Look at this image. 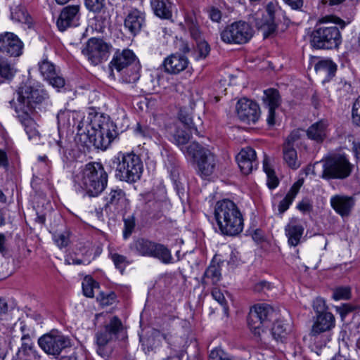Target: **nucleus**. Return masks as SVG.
Listing matches in <instances>:
<instances>
[{
    "mask_svg": "<svg viewBox=\"0 0 360 360\" xmlns=\"http://www.w3.org/2000/svg\"><path fill=\"white\" fill-rule=\"evenodd\" d=\"M181 122L184 124V128L188 129V131H191V133H194L197 136H200V132L198 131L197 127L193 122V120L189 117L180 115L179 117Z\"/></svg>",
    "mask_w": 360,
    "mask_h": 360,
    "instance_id": "obj_55",
    "label": "nucleus"
},
{
    "mask_svg": "<svg viewBox=\"0 0 360 360\" xmlns=\"http://www.w3.org/2000/svg\"><path fill=\"white\" fill-rule=\"evenodd\" d=\"M110 64L118 72H122V80L128 84L136 82L140 77V64L134 53L128 49L117 50Z\"/></svg>",
    "mask_w": 360,
    "mask_h": 360,
    "instance_id": "obj_8",
    "label": "nucleus"
},
{
    "mask_svg": "<svg viewBox=\"0 0 360 360\" xmlns=\"http://www.w3.org/2000/svg\"><path fill=\"white\" fill-rule=\"evenodd\" d=\"M333 298L335 300H349L351 297V289L349 287H339L334 290Z\"/></svg>",
    "mask_w": 360,
    "mask_h": 360,
    "instance_id": "obj_49",
    "label": "nucleus"
},
{
    "mask_svg": "<svg viewBox=\"0 0 360 360\" xmlns=\"http://www.w3.org/2000/svg\"><path fill=\"white\" fill-rule=\"evenodd\" d=\"M211 294L212 297L224 307V313L227 314L229 308L226 300L221 291L217 288H214L212 290Z\"/></svg>",
    "mask_w": 360,
    "mask_h": 360,
    "instance_id": "obj_51",
    "label": "nucleus"
},
{
    "mask_svg": "<svg viewBox=\"0 0 360 360\" xmlns=\"http://www.w3.org/2000/svg\"><path fill=\"white\" fill-rule=\"evenodd\" d=\"M214 217L222 235L235 236L243 230V217L238 206L229 199L216 202Z\"/></svg>",
    "mask_w": 360,
    "mask_h": 360,
    "instance_id": "obj_3",
    "label": "nucleus"
},
{
    "mask_svg": "<svg viewBox=\"0 0 360 360\" xmlns=\"http://www.w3.org/2000/svg\"><path fill=\"white\" fill-rule=\"evenodd\" d=\"M312 306L316 315L328 312L326 301L321 297L316 298L313 302Z\"/></svg>",
    "mask_w": 360,
    "mask_h": 360,
    "instance_id": "obj_54",
    "label": "nucleus"
},
{
    "mask_svg": "<svg viewBox=\"0 0 360 360\" xmlns=\"http://www.w3.org/2000/svg\"><path fill=\"white\" fill-rule=\"evenodd\" d=\"M352 122L360 127V96L355 100L353 103L352 110Z\"/></svg>",
    "mask_w": 360,
    "mask_h": 360,
    "instance_id": "obj_53",
    "label": "nucleus"
},
{
    "mask_svg": "<svg viewBox=\"0 0 360 360\" xmlns=\"http://www.w3.org/2000/svg\"><path fill=\"white\" fill-rule=\"evenodd\" d=\"M79 18L80 6L69 5L62 9L56 25L60 31H65L70 27L77 26Z\"/></svg>",
    "mask_w": 360,
    "mask_h": 360,
    "instance_id": "obj_20",
    "label": "nucleus"
},
{
    "mask_svg": "<svg viewBox=\"0 0 360 360\" xmlns=\"http://www.w3.org/2000/svg\"><path fill=\"white\" fill-rule=\"evenodd\" d=\"M53 240L58 248H65L70 242L69 234L67 232L54 234Z\"/></svg>",
    "mask_w": 360,
    "mask_h": 360,
    "instance_id": "obj_52",
    "label": "nucleus"
},
{
    "mask_svg": "<svg viewBox=\"0 0 360 360\" xmlns=\"http://www.w3.org/2000/svg\"><path fill=\"white\" fill-rule=\"evenodd\" d=\"M99 288L98 282L91 277L86 276L82 281V290L84 295L87 297H94V290Z\"/></svg>",
    "mask_w": 360,
    "mask_h": 360,
    "instance_id": "obj_43",
    "label": "nucleus"
},
{
    "mask_svg": "<svg viewBox=\"0 0 360 360\" xmlns=\"http://www.w3.org/2000/svg\"><path fill=\"white\" fill-rule=\"evenodd\" d=\"M56 143L58 148V152L63 156V158H65L66 159H68V157L67 155V148L68 147V141L65 139H60L59 140L56 141Z\"/></svg>",
    "mask_w": 360,
    "mask_h": 360,
    "instance_id": "obj_59",
    "label": "nucleus"
},
{
    "mask_svg": "<svg viewBox=\"0 0 360 360\" xmlns=\"http://www.w3.org/2000/svg\"><path fill=\"white\" fill-rule=\"evenodd\" d=\"M302 183L300 181L296 182L291 187L285 198L279 202L278 211L280 214H283L292 204L293 200L299 192Z\"/></svg>",
    "mask_w": 360,
    "mask_h": 360,
    "instance_id": "obj_40",
    "label": "nucleus"
},
{
    "mask_svg": "<svg viewBox=\"0 0 360 360\" xmlns=\"http://www.w3.org/2000/svg\"><path fill=\"white\" fill-rule=\"evenodd\" d=\"M337 25L344 28L345 22L335 15L320 18L311 34V45L317 49L338 48L342 42V35Z\"/></svg>",
    "mask_w": 360,
    "mask_h": 360,
    "instance_id": "obj_1",
    "label": "nucleus"
},
{
    "mask_svg": "<svg viewBox=\"0 0 360 360\" xmlns=\"http://www.w3.org/2000/svg\"><path fill=\"white\" fill-rule=\"evenodd\" d=\"M221 278V273L219 264L212 262L203 274L202 284L204 288L211 285H217Z\"/></svg>",
    "mask_w": 360,
    "mask_h": 360,
    "instance_id": "obj_34",
    "label": "nucleus"
},
{
    "mask_svg": "<svg viewBox=\"0 0 360 360\" xmlns=\"http://www.w3.org/2000/svg\"><path fill=\"white\" fill-rule=\"evenodd\" d=\"M117 296L114 292L105 293L101 292L97 296V300L103 306L112 305L116 300Z\"/></svg>",
    "mask_w": 360,
    "mask_h": 360,
    "instance_id": "obj_48",
    "label": "nucleus"
},
{
    "mask_svg": "<svg viewBox=\"0 0 360 360\" xmlns=\"http://www.w3.org/2000/svg\"><path fill=\"white\" fill-rule=\"evenodd\" d=\"M236 112L238 118L248 124H255L260 116L259 105L252 100L245 98L238 101Z\"/></svg>",
    "mask_w": 360,
    "mask_h": 360,
    "instance_id": "obj_18",
    "label": "nucleus"
},
{
    "mask_svg": "<svg viewBox=\"0 0 360 360\" xmlns=\"http://www.w3.org/2000/svg\"><path fill=\"white\" fill-rule=\"evenodd\" d=\"M236 159L240 171L244 174H249L254 168L257 167L256 153L250 147L243 148L236 155Z\"/></svg>",
    "mask_w": 360,
    "mask_h": 360,
    "instance_id": "obj_22",
    "label": "nucleus"
},
{
    "mask_svg": "<svg viewBox=\"0 0 360 360\" xmlns=\"http://www.w3.org/2000/svg\"><path fill=\"white\" fill-rule=\"evenodd\" d=\"M291 331L292 326L289 322L283 320H277L273 325L271 334L276 342H284Z\"/></svg>",
    "mask_w": 360,
    "mask_h": 360,
    "instance_id": "obj_31",
    "label": "nucleus"
},
{
    "mask_svg": "<svg viewBox=\"0 0 360 360\" xmlns=\"http://www.w3.org/2000/svg\"><path fill=\"white\" fill-rule=\"evenodd\" d=\"M8 311V305L5 299L0 297V315L5 314Z\"/></svg>",
    "mask_w": 360,
    "mask_h": 360,
    "instance_id": "obj_63",
    "label": "nucleus"
},
{
    "mask_svg": "<svg viewBox=\"0 0 360 360\" xmlns=\"http://www.w3.org/2000/svg\"><path fill=\"white\" fill-rule=\"evenodd\" d=\"M186 25L189 30L191 37L197 40L200 38V32L198 25L192 20H186Z\"/></svg>",
    "mask_w": 360,
    "mask_h": 360,
    "instance_id": "obj_58",
    "label": "nucleus"
},
{
    "mask_svg": "<svg viewBox=\"0 0 360 360\" xmlns=\"http://www.w3.org/2000/svg\"><path fill=\"white\" fill-rule=\"evenodd\" d=\"M263 103L265 108L268 109L266 122L269 127L276 124L275 110L279 107L281 98L278 91L276 89H268L264 91Z\"/></svg>",
    "mask_w": 360,
    "mask_h": 360,
    "instance_id": "obj_21",
    "label": "nucleus"
},
{
    "mask_svg": "<svg viewBox=\"0 0 360 360\" xmlns=\"http://www.w3.org/2000/svg\"><path fill=\"white\" fill-rule=\"evenodd\" d=\"M274 314V309L267 304H255L250 309L248 323L255 335H262L264 327L270 321Z\"/></svg>",
    "mask_w": 360,
    "mask_h": 360,
    "instance_id": "obj_14",
    "label": "nucleus"
},
{
    "mask_svg": "<svg viewBox=\"0 0 360 360\" xmlns=\"http://www.w3.org/2000/svg\"><path fill=\"white\" fill-rule=\"evenodd\" d=\"M150 4L155 15L162 19H169L172 17L170 0H151Z\"/></svg>",
    "mask_w": 360,
    "mask_h": 360,
    "instance_id": "obj_36",
    "label": "nucleus"
},
{
    "mask_svg": "<svg viewBox=\"0 0 360 360\" xmlns=\"http://www.w3.org/2000/svg\"><path fill=\"white\" fill-rule=\"evenodd\" d=\"M134 131L136 136L144 139H151L157 136V132L154 129L150 128L146 124H142L141 123L136 124Z\"/></svg>",
    "mask_w": 360,
    "mask_h": 360,
    "instance_id": "obj_42",
    "label": "nucleus"
},
{
    "mask_svg": "<svg viewBox=\"0 0 360 360\" xmlns=\"http://www.w3.org/2000/svg\"><path fill=\"white\" fill-rule=\"evenodd\" d=\"M292 9L297 10L302 7L303 0H284Z\"/></svg>",
    "mask_w": 360,
    "mask_h": 360,
    "instance_id": "obj_61",
    "label": "nucleus"
},
{
    "mask_svg": "<svg viewBox=\"0 0 360 360\" xmlns=\"http://www.w3.org/2000/svg\"><path fill=\"white\" fill-rule=\"evenodd\" d=\"M32 112H16L17 117L28 136L29 139L39 137V131L37 129V123L31 117Z\"/></svg>",
    "mask_w": 360,
    "mask_h": 360,
    "instance_id": "obj_33",
    "label": "nucleus"
},
{
    "mask_svg": "<svg viewBox=\"0 0 360 360\" xmlns=\"http://www.w3.org/2000/svg\"><path fill=\"white\" fill-rule=\"evenodd\" d=\"M323 172L321 176L324 179H344L352 171V165L345 155L334 154L323 161Z\"/></svg>",
    "mask_w": 360,
    "mask_h": 360,
    "instance_id": "obj_11",
    "label": "nucleus"
},
{
    "mask_svg": "<svg viewBox=\"0 0 360 360\" xmlns=\"http://www.w3.org/2000/svg\"><path fill=\"white\" fill-rule=\"evenodd\" d=\"M11 18L13 20L27 24L29 26L32 24V19L27 9L23 6H17L11 11Z\"/></svg>",
    "mask_w": 360,
    "mask_h": 360,
    "instance_id": "obj_41",
    "label": "nucleus"
},
{
    "mask_svg": "<svg viewBox=\"0 0 360 360\" xmlns=\"http://www.w3.org/2000/svg\"><path fill=\"white\" fill-rule=\"evenodd\" d=\"M335 317L331 312L317 314L312 326L310 335L317 336L330 330L335 326Z\"/></svg>",
    "mask_w": 360,
    "mask_h": 360,
    "instance_id": "obj_28",
    "label": "nucleus"
},
{
    "mask_svg": "<svg viewBox=\"0 0 360 360\" xmlns=\"http://www.w3.org/2000/svg\"><path fill=\"white\" fill-rule=\"evenodd\" d=\"M193 133H191V131H188L186 129H177L175 134H174V139L176 143L178 146H181L182 148L185 147L188 141L190 140L191 135Z\"/></svg>",
    "mask_w": 360,
    "mask_h": 360,
    "instance_id": "obj_46",
    "label": "nucleus"
},
{
    "mask_svg": "<svg viewBox=\"0 0 360 360\" xmlns=\"http://www.w3.org/2000/svg\"><path fill=\"white\" fill-rule=\"evenodd\" d=\"M74 187L77 192L90 197L98 195L107 186L108 174L100 163L90 162L73 176Z\"/></svg>",
    "mask_w": 360,
    "mask_h": 360,
    "instance_id": "obj_2",
    "label": "nucleus"
},
{
    "mask_svg": "<svg viewBox=\"0 0 360 360\" xmlns=\"http://www.w3.org/2000/svg\"><path fill=\"white\" fill-rule=\"evenodd\" d=\"M155 242L139 238L130 244V250L142 257H150Z\"/></svg>",
    "mask_w": 360,
    "mask_h": 360,
    "instance_id": "obj_32",
    "label": "nucleus"
},
{
    "mask_svg": "<svg viewBox=\"0 0 360 360\" xmlns=\"http://www.w3.org/2000/svg\"><path fill=\"white\" fill-rule=\"evenodd\" d=\"M263 169L267 176V186L270 189L276 188L278 185V179L274 170L270 167L266 160H264Z\"/></svg>",
    "mask_w": 360,
    "mask_h": 360,
    "instance_id": "obj_44",
    "label": "nucleus"
},
{
    "mask_svg": "<svg viewBox=\"0 0 360 360\" xmlns=\"http://www.w3.org/2000/svg\"><path fill=\"white\" fill-rule=\"evenodd\" d=\"M123 330L121 320L116 316L112 317L109 323L95 335L97 354L105 359H108L112 353L114 340Z\"/></svg>",
    "mask_w": 360,
    "mask_h": 360,
    "instance_id": "obj_9",
    "label": "nucleus"
},
{
    "mask_svg": "<svg viewBox=\"0 0 360 360\" xmlns=\"http://www.w3.org/2000/svg\"><path fill=\"white\" fill-rule=\"evenodd\" d=\"M210 51V46L206 41H201L197 43L196 51L199 58H205L209 54Z\"/></svg>",
    "mask_w": 360,
    "mask_h": 360,
    "instance_id": "obj_57",
    "label": "nucleus"
},
{
    "mask_svg": "<svg viewBox=\"0 0 360 360\" xmlns=\"http://www.w3.org/2000/svg\"><path fill=\"white\" fill-rule=\"evenodd\" d=\"M20 331L22 336L20 338L21 345L17 352V356L19 359L25 357H32L34 360H40L41 356L36 350L32 340L33 333L27 328L25 324L21 323Z\"/></svg>",
    "mask_w": 360,
    "mask_h": 360,
    "instance_id": "obj_19",
    "label": "nucleus"
},
{
    "mask_svg": "<svg viewBox=\"0 0 360 360\" xmlns=\"http://www.w3.org/2000/svg\"><path fill=\"white\" fill-rule=\"evenodd\" d=\"M17 93V103H14L15 112H32L34 109L49 98L42 86L30 80L20 83Z\"/></svg>",
    "mask_w": 360,
    "mask_h": 360,
    "instance_id": "obj_6",
    "label": "nucleus"
},
{
    "mask_svg": "<svg viewBox=\"0 0 360 360\" xmlns=\"http://www.w3.org/2000/svg\"><path fill=\"white\" fill-rule=\"evenodd\" d=\"M163 202H153L152 203V212L151 218L153 220H158L163 216L162 212Z\"/></svg>",
    "mask_w": 360,
    "mask_h": 360,
    "instance_id": "obj_56",
    "label": "nucleus"
},
{
    "mask_svg": "<svg viewBox=\"0 0 360 360\" xmlns=\"http://www.w3.org/2000/svg\"><path fill=\"white\" fill-rule=\"evenodd\" d=\"M86 8L91 12L99 13L104 6V0H84Z\"/></svg>",
    "mask_w": 360,
    "mask_h": 360,
    "instance_id": "obj_50",
    "label": "nucleus"
},
{
    "mask_svg": "<svg viewBox=\"0 0 360 360\" xmlns=\"http://www.w3.org/2000/svg\"><path fill=\"white\" fill-rule=\"evenodd\" d=\"M17 72L15 65L0 56V84L4 81H11Z\"/></svg>",
    "mask_w": 360,
    "mask_h": 360,
    "instance_id": "obj_39",
    "label": "nucleus"
},
{
    "mask_svg": "<svg viewBox=\"0 0 360 360\" xmlns=\"http://www.w3.org/2000/svg\"><path fill=\"white\" fill-rule=\"evenodd\" d=\"M162 65L166 72L176 75L187 68L188 60L180 53L171 54L165 58Z\"/></svg>",
    "mask_w": 360,
    "mask_h": 360,
    "instance_id": "obj_26",
    "label": "nucleus"
},
{
    "mask_svg": "<svg viewBox=\"0 0 360 360\" xmlns=\"http://www.w3.org/2000/svg\"><path fill=\"white\" fill-rule=\"evenodd\" d=\"M252 36V28L243 20L227 25L220 33L221 40L226 44H243L248 42Z\"/></svg>",
    "mask_w": 360,
    "mask_h": 360,
    "instance_id": "obj_12",
    "label": "nucleus"
},
{
    "mask_svg": "<svg viewBox=\"0 0 360 360\" xmlns=\"http://www.w3.org/2000/svg\"><path fill=\"white\" fill-rule=\"evenodd\" d=\"M124 25L130 34H137L145 25V14L136 8L131 9L125 17Z\"/></svg>",
    "mask_w": 360,
    "mask_h": 360,
    "instance_id": "obj_24",
    "label": "nucleus"
},
{
    "mask_svg": "<svg viewBox=\"0 0 360 360\" xmlns=\"http://www.w3.org/2000/svg\"><path fill=\"white\" fill-rule=\"evenodd\" d=\"M255 26L263 32L264 38H267L274 34L279 23H286L288 20L285 16V12L276 4L270 2L267 4L265 13L256 14Z\"/></svg>",
    "mask_w": 360,
    "mask_h": 360,
    "instance_id": "obj_10",
    "label": "nucleus"
},
{
    "mask_svg": "<svg viewBox=\"0 0 360 360\" xmlns=\"http://www.w3.org/2000/svg\"><path fill=\"white\" fill-rule=\"evenodd\" d=\"M39 347L47 354L58 356L63 350L72 347V340L63 334L51 331L38 339Z\"/></svg>",
    "mask_w": 360,
    "mask_h": 360,
    "instance_id": "obj_13",
    "label": "nucleus"
},
{
    "mask_svg": "<svg viewBox=\"0 0 360 360\" xmlns=\"http://www.w3.org/2000/svg\"><path fill=\"white\" fill-rule=\"evenodd\" d=\"M8 165L7 155L5 151L0 149V167H6Z\"/></svg>",
    "mask_w": 360,
    "mask_h": 360,
    "instance_id": "obj_62",
    "label": "nucleus"
},
{
    "mask_svg": "<svg viewBox=\"0 0 360 360\" xmlns=\"http://www.w3.org/2000/svg\"><path fill=\"white\" fill-rule=\"evenodd\" d=\"M105 200V207L113 210L117 213L122 212L129 204L126 194L121 188L112 189L107 195Z\"/></svg>",
    "mask_w": 360,
    "mask_h": 360,
    "instance_id": "obj_25",
    "label": "nucleus"
},
{
    "mask_svg": "<svg viewBox=\"0 0 360 360\" xmlns=\"http://www.w3.org/2000/svg\"><path fill=\"white\" fill-rule=\"evenodd\" d=\"M328 123L326 120H320L311 124L307 130V137L317 143H321L327 136Z\"/></svg>",
    "mask_w": 360,
    "mask_h": 360,
    "instance_id": "obj_30",
    "label": "nucleus"
},
{
    "mask_svg": "<svg viewBox=\"0 0 360 360\" xmlns=\"http://www.w3.org/2000/svg\"><path fill=\"white\" fill-rule=\"evenodd\" d=\"M110 51V46L103 39L91 38L82 49V54L94 65H97L106 60Z\"/></svg>",
    "mask_w": 360,
    "mask_h": 360,
    "instance_id": "obj_15",
    "label": "nucleus"
},
{
    "mask_svg": "<svg viewBox=\"0 0 360 360\" xmlns=\"http://www.w3.org/2000/svg\"><path fill=\"white\" fill-rule=\"evenodd\" d=\"M181 151L186 158L196 163L197 173L202 179H207L214 172L218 161L216 155L208 148L194 141L182 148Z\"/></svg>",
    "mask_w": 360,
    "mask_h": 360,
    "instance_id": "obj_7",
    "label": "nucleus"
},
{
    "mask_svg": "<svg viewBox=\"0 0 360 360\" xmlns=\"http://www.w3.org/2000/svg\"><path fill=\"white\" fill-rule=\"evenodd\" d=\"M150 257L157 259L165 264L174 263L171 250L165 245L156 242Z\"/></svg>",
    "mask_w": 360,
    "mask_h": 360,
    "instance_id": "obj_37",
    "label": "nucleus"
},
{
    "mask_svg": "<svg viewBox=\"0 0 360 360\" xmlns=\"http://www.w3.org/2000/svg\"><path fill=\"white\" fill-rule=\"evenodd\" d=\"M304 228L297 218H292L285 226V233L289 245L296 247L302 238Z\"/></svg>",
    "mask_w": 360,
    "mask_h": 360,
    "instance_id": "obj_27",
    "label": "nucleus"
},
{
    "mask_svg": "<svg viewBox=\"0 0 360 360\" xmlns=\"http://www.w3.org/2000/svg\"><path fill=\"white\" fill-rule=\"evenodd\" d=\"M333 209L342 217H348L354 205L352 197L342 195H335L330 198Z\"/></svg>",
    "mask_w": 360,
    "mask_h": 360,
    "instance_id": "obj_29",
    "label": "nucleus"
},
{
    "mask_svg": "<svg viewBox=\"0 0 360 360\" xmlns=\"http://www.w3.org/2000/svg\"><path fill=\"white\" fill-rule=\"evenodd\" d=\"M316 72L325 77L324 81H330L335 76L337 70V65L330 60H322L315 65Z\"/></svg>",
    "mask_w": 360,
    "mask_h": 360,
    "instance_id": "obj_38",
    "label": "nucleus"
},
{
    "mask_svg": "<svg viewBox=\"0 0 360 360\" xmlns=\"http://www.w3.org/2000/svg\"><path fill=\"white\" fill-rule=\"evenodd\" d=\"M110 166L117 179L130 184L139 181L143 171L141 158L134 152H119L111 160Z\"/></svg>",
    "mask_w": 360,
    "mask_h": 360,
    "instance_id": "obj_5",
    "label": "nucleus"
},
{
    "mask_svg": "<svg viewBox=\"0 0 360 360\" xmlns=\"http://www.w3.org/2000/svg\"><path fill=\"white\" fill-rule=\"evenodd\" d=\"M210 18L212 21L219 22L221 18V11L215 8H212L209 13Z\"/></svg>",
    "mask_w": 360,
    "mask_h": 360,
    "instance_id": "obj_60",
    "label": "nucleus"
},
{
    "mask_svg": "<svg viewBox=\"0 0 360 360\" xmlns=\"http://www.w3.org/2000/svg\"><path fill=\"white\" fill-rule=\"evenodd\" d=\"M24 49V44L14 33L5 32L0 33V53L11 57H20Z\"/></svg>",
    "mask_w": 360,
    "mask_h": 360,
    "instance_id": "obj_17",
    "label": "nucleus"
},
{
    "mask_svg": "<svg viewBox=\"0 0 360 360\" xmlns=\"http://www.w3.org/2000/svg\"><path fill=\"white\" fill-rule=\"evenodd\" d=\"M110 258L115 267L120 271L121 274H123L125 267L129 264L127 257L117 253H112L110 254Z\"/></svg>",
    "mask_w": 360,
    "mask_h": 360,
    "instance_id": "obj_47",
    "label": "nucleus"
},
{
    "mask_svg": "<svg viewBox=\"0 0 360 360\" xmlns=\"http://www.w3.org/2000/svg\"><path fill=\"white\" fill-rule=\"evenodd\" d=\"M297 139V132L293 131L287 138L283 148V160L288 166L292 169H297L300 166V162L297 160V151L292 145V143Z\"/></svg>",
    "mask_w": 360,
    "mask_h": 360,
    "instance_id": "obj_23",
    "label": "nucleus"
},
{
    "mask_svg": "<svg viewBox=\"0 0 360 360\" xmlns=\"http://www.w3.org/2000/svg\"><path fill=\"white\" fill-rule=\"evenodd\" d=\"M86 122L94 133L95 148L105 150L118 136L117 125L110 116L94 108L89 110Z\"/></svg>",
    "mask_w": 360,
    "mask_h": 360,
    "instance_id": "obj_4",
    "label": "nucleus"
},
{
    "mask_svg": "<svg viewBox=\"0 0 360 360\" xmlns=\"http://www.w3.org/2000/svg\"><path fill=\"white\" fill-rule=\"evenodd\" d=\"M84 125L83 121L79 123L75 141L79 146L89 148L91 146H94V133L89 129H87V131H86V129H84Z\"/></svg>",
    "mask_w": 360,
    "mask_h": 360,
    "instance_id": "obj_35",
    "label": "nucleus"
},
{
    "mask_svg": "<svg viewBox=\"0 0 360 360\" xmlns=\"http://www.w3.org/2000/svg\"><path fill=\"white\" fill-rule=\"evenodd\" d=\"M39 70L44 79L58 91L65 86V80L60 74L59 68L55 64L48 60L43 58L38 63Z\"/></svg>",
    "mask_w": 360,
    "mask_h": 360,
    "instance_id": "obj_16",
    "label": "nucleus"
},
{
    "mask_svg": "<svg viewBox=\"0 0 360 360\" xmlns=\"http://www.w3.org/2000/svg\"><path fill=\"white\" fill-rule=\"evenodd\" d=\"M124 229L123 238L127 239L134 231L136 227V218L134 214H130L123 217Z\"/></svg>",
    "mask_w": 360,
    "mask_h": 360,
    "instance_id": "obj_45",
    "label": "nucleus"
},
{
    "mask_svg": "<svg viewBox=\"0 0 360 360\" xmlns=\"http://www.w3.org/2000/svg\"><path fill=\"white\" fill-rule=\"evenodd\" d=\"M6 236L4 233H0V252L4 253L6 252Z\"/></svg>",
    "mask_w": 360,
    "mask_h": 360,
    "instance_id": "obj_64",
    "label": "nucleus"
}]
</instances>
